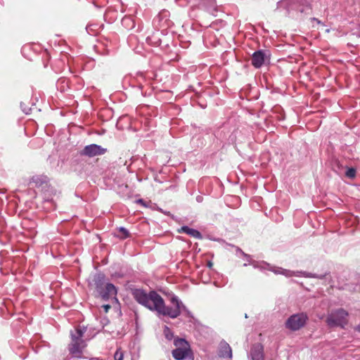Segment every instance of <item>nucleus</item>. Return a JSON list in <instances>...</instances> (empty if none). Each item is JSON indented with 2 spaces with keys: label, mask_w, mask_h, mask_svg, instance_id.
<instances>
[{
  "label": "nucleus",
  "mask_w": 360,
  "mask_h": 360,
  "mask_svg": "<svg viewBox=\"0 0 360 360\" xmlns=\"http://www.w3.org/2000/svg\"><path fill=\"white\" fill-rule=\"evenodd\" d=\"M212 263H211V262H209L208 266H209L210 267H211V266H212Z\"/></svg>",
  "instance_id": "6ab92c4d"
},
{
  "label": "nucleus",
  "mask_w": 360,
  "mask_h": 360,
  "mask_svg": "<svg viewBox=\"0 0 360 360\" xmlns=\"http://www.w3.org/2000/svg\"><path fill=\"white\" fill-rule=\"evenodd\" d=\"M348 313L342 309H338L328 314L326 323L330 327L340 326L344 328L347 324Z\"/></svg>",
  "instance_id": "7ed1b4c3"
},
{
  "label": "nucleus",
  "mask_w": 360,
  "mask_h": 360,
  "mask_svg": "<svg viewBox=\"0 0 360 360\" xmlns=\"http://www.w3.org/2000/svg\"><path fill=\"white\" fill-rule=\"evenodd\" d=\"M117 289L111 283H108L103 291L101 292V296L103 300H110L112 304H117L118 300L116 297Z\"/></svg>",
  "instance_id": "423d86ee"
},
{
  "label": "nucleus",
  "mask_w": 360,
  "mask_h": 360,
  "mask_svg": "<svg viewBox=\"0 0 360 360\" xmlns=\"http://www.w3.org/2000/svg\"><path fill=\"white\" fill-rule=\"evenodd\" d=\"M112 305H113L112 303L111 304H103V307L105 310V311L107 313L108 311V310L111 308Z\"/></svg>",
  "instance_id": "f3484780"
},
{
  "label": "nucleus",
  "mask_w": 360,
  "mask_h": 360,
  "mask_svg": "<svg viewBox=\"0 0 360 360\" xmlns=\"http://www.w3.org/2000/svg\"><path fill=\"white\" fill-rule=\"evenodd\" d=\"M120 231L123 234V236L121 237L122 238H125L129 236V233L126 229L121 227L120 229Z\"/></svg>",
  "instance_id": "4468645a"
},
{
  "label": "nucleus",
  "mask_w": 360,
  "mask_h": 360,
  "mask_svg": "<svg viewBox=\"0 0 360 360\" xmlns=\"http://www.w3.org/2000/svg\"><path fill=\"white\" fill-rule=\"evenodd\" d=\"M307 319V316L303 313L292 315L286 321L285 326L290 330H298L304 326Z\"/></svg>",
  "instance_id": "39448f33"
},
{
  "label": "nucleus",
  "mask_w": 360,
  "mask_h": 360,
  "mask_svg": "<svg viewBox=\"0 0 360 360\" xmlns=\"http://www.w3.org/2000/svg\"><path fill=\"white\" fill-rule=\"evenodd\" d=\"M356 175V171L353 168H349L346 172V176L349 178H354Z\"/></svg>",
  "instance_id": "f8f14e48"
},
{
  "label": "nucleus",
  "mask_w": 360,
  "mask_h": 360,
  "mask_svg": "<svg viewBox=\"0 0 360 360\" xmlns=\"http://www.w3.org/2000/svg\"><path fill=\"white\" fill-rule=\"evenodd\" d=\"M82 338V331L80 329L77 330V334L72 335V340L69 345V351L71 354L79 356L85 347Z\"/></svg>",
  "instance_id": "20e7f679"
},
{
  "label": "nucleus",
  "mask_w": 360,
  "mask_h": 360,
  "mask_svg": "<svg viewBox=\"0 0 360 360\" xmlns=\"http://www.w3.org/2000/svg\"><path fill=\"white\" fill-rule=\"evenodd\" d=\"M123 357H124L123 352L122 351H120V349H118L114 355L115 360H123Z\"/></svg>",
  "instance_id": "ddd939ff"
},
{
  "label": "nucleus",
  "mask_w": 360,
  "mask_h": 360,
  "mask_svg": "<svg viewBox=\"0 0 360 360\" xmlns=\"http://www.w3.org/2000/svg\"><path fill=\"white\" fill-rule=\"evenodd\" d=\"M102 280H103V276L102 274H97V275L94 276L95 281H101Z\"/></svg>",
  "instance_id": "dca6fc26"
},
{
  "label": "nucleus",
  "mask_w": 360,
  "mask_h": 360,
  "mask_svg": "<svg viewBox=\"0 0 360 360\" xmlns=\"http://www.w3.org/2000/svg\"><path fill=\"white\" fill-rule=\"evenodd\" d=\"M105 152V149L102 148L101 146H97L96 144H92L86 146L82 154L88 155L89 157H93L96 155H102Z\"/></svg>",
  "instance_id": "6e6552de"
},
{
  "label": "nucleus",
  "mask_w": 360,
  "mask_h": 360,
  "mask_svg": "<svg viewBox=\"0 0 360 360\" xmlns=\"http://www.w3.org/2000/svg\"><path fill=\"white\" fill-rule=\"evenodd\" d=\"M358 330L360 331V325L358 326Z\"/></svg>",
  "instance_id": "aec40b11"
},
{
  "label": "nucleus",
  "mask_w": 360,
  "mask_h": 360,
  "mask_svg": "<svg viewBox=\"0 0 360 360\" xmlns=\"http://www.w3.org/2000/svg\"><path fill=\"white\" fill-rule=\"evenodd\" d=\"M181 231L186 233L187 234H188L189 236H191L193 238H196L198 239H202V238L201 233L198 231L193 229H191L188 226L181 227V229L179 230V232H180Z\"/></svg>",
  "instance_id": "9d476101"
},
{
  "label": "nucleus",
  "mask_w": 360,
  "mask_h": 360,
  "mask_svg": "<svg viewBox=\"0 0 360 360\" xmlns=\"http://www.w3.org/2000/svg\"><path fill=\"white\" fill-rule=\"evenodd\" d=\"M251 357L252 360H264V347L261 344H256L251 349Z\"/></svg>",
  "instance_id": "1a4fd4ad"
},
{
  "label": "nucleus",
  "mask_w": 360,
  "mask_h": 360,
  "mask_svg": "<svg viewBox=\"0 0 360 360\" xmlns=\"http://www.w3.org/2000/svg\"><path fill=\"white\" fill-rule=\"evenodd\" d=\"M220 354L223 357L231 358L232 352L230 346L226 342H221L220 345Z\"/></svg>",
  "instance_id": "9b49d317"
},
{
  "label": "nucleus",
  "mask_w": 360,
  "mask_h": 360,
  "mask_svg": "<svg viewBox=\"0 0 360 360\" xmlns=\"http://www.w3.org/2000/svg\"><path fill=\"white\" fill-rule=\"evenodd\" d=\"M165 336L167 339L170 340L172 338V335L170 333V332L167 328H166V329L165 330Z\"/></svg>",
  "instance_id": "2eb2a0df"
},
{
  "label": "nucleus",
  "mask_w": 360,
  "mask_h": 360,
  "mask_svg": "<svg viewBox=\"0 0 360 360\" xmlns=\"http://www.w3.org/2000/svg\"><path fill=\"white\" fill-rule=\"evenodd\" d=\"M136 202L137 203H140L142 205L145 206V207H147L146 202L142 200V199H139L136 200Z\"/></svg>",
  "instance_id": "a211bd4d"
},
{
  "label": "nucleus",
  "mask_w": 360,
  "mask_h": 360,
  "mask_svg": "<svg viewBox=\"0 0 360 360\" xmlns=\"http://www.w3.org/2000/svg\"><path fill=\"white\" fill-rule=\"evenodd\" d=\"M176 349L172 351V355L177 360H193V354L189 344L184 339L176 340L174 342Z\"/></svg>",
  "instance_id": "f03ea898"
},
{
  "label": "nucleus",
  "mask_w": 360,
  "mask_h": 360,
  "mask_svg": "<svg viewBox=\"0 0 360 360\" xmlns=\"http://www.w3.org/2000/svg\"><path fill=\"white\" fill-rule=\"evenodd\" d=\"M135 300L141 304L146 307L152 311H155L160 314L176 318L181 313V303L176 297L172 298V307H166L162 297L155 291H150L148 294L141 289L133 291Z\"/></svg>",
  "instance_id": "f257e3e1"
},
{
  "label": "nucleus",
  "mask_w": 360,
  "mask_h": 360,
  "mask_svg": "<svg viewBox=\"0 0 360 360\" xmlns=\"http://www.w3.org/2000/svg\"><path fill=\"white\" fill-rule=\"evenodd\" d=\"M269 60V56L262 51L255 52L252 57V64L256 68H260L265 62Z\"/></svg>",
  "instance_id": "0eeeda50"
}]
</instances>
